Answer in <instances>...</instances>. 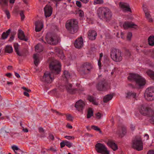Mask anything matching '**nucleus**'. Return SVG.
I'll list each match as a JSON object with an SVG mask.
<instances>
[{"label": "nucleus", "mask_w": 154, "mask_h": 154, "mask_svg": "<svg viewBox=\"0 0 154 154\" xmlns=\"http://www.w3.org/2000/svg\"><path fill=\"white\" fill-rule=\"evenodd\" d=\"M97 14L98 17L106 22H109L112 19V14L111 10L106 7H100L97 10Z\"/></svg>", "instance_id": "f257e3e1"}, {"label": "nucleus", "mask_w": 154, "mask_h": 154, "mask_svg": "<svg viewBox=\"0 0 154 154\" xmlns=\"http://www.w3.org/2000/svg\"><path fill=\"white\" fill-rule=\"evenodd\" d=\"M128 80L131 81L135 82L136 85L138 86V88H141L146 84L145 79L138 74L130 73L128 77Z\"/></svg>", "instance_id": "f03ea898"}, {"label": "nucleus", "mask_w": 154, "mask_h": 154, "mask_svg": "<svg viewBox=\"0 0 154 154\" xmlns=\"http://www.w3.org/2000/svg\"><path fill=\"white\" fill-rule=\"evenodd\" d=\"M65 27L69 33L74 34L76 33L78 30V22L73 19L69 20L66 23Z\"/></svg>", "instance_id": "7ed1b4c3"}, {"label": "nucleus", "mask_w": 154, "mask_h": 154, "mask_svg": "<svg viewBox=\"0 0 154 154\" xmlns=\"http://www.w3.org/2000/svg\"><path fill=\"white\" fill-rule=\"evenodd\" d=\"M139 110L142 114L148 116L149 117V122L152 124H154V110L143 105L140 106Z\"/></svg>", "instance_id": "20e7f679"}, {"label": "nucleus", "mask_w": 154, "mask_h": 154, "mask_svg": "<svg viewBox=\"0 0 154 154\" xmlns=\"http://www.w3.org/2000/svg\"><path fill=\"white\" fill-rule=\"evenodd\" d=\"M51 72H45L44 73L43 77L41 79L42 81L47 83H51L52 81V74L54 73L58 74L61 72V68H51Z\"/></svg>", "instance_id": "39448f33"}, {"label": "nucleus", "mask_w": 154, "mask_h": 154, "mask_svg": "<svg viewBox=\"0 0 154 154\" xmlns=\"http://www.w3.org/2000/svg\"><path fill=\"white\" fill-rule=\"evenodd\" d=\"M110 57L114 61L120 62L122 59V52L119 49L112 48L111 50Z\"/></svg>", "instance_id": "423d86ee"}, {"label": "nucleus", "mask_w": 154, "mask_h": 154, "mask_svg": "<svg viewBox=\"0 0 154 154\" xmlns=\"http://www.w3.org/2000/svg\"><path fill=\"white\" fill-rule=\"evenodd\" d=\"M132 147L140 151L143 149V143L140 137H136L132 141Z\"/></svg>", "instance_id": "0eeeda50"}, {"label": "nucleus", "mask_w": 154, "mask_h": 154, "mask_svg": "<svg viewBox=\"0 0 154 154\" xmlns=\"http://www.w3.org/2000/svg\"><path fill=\"white\" fill-rule=\"evenodd\" d=\"M45 39L48 44L53 45L57 44L59 41V38L57 35H51L49 33L46 35Z\"/></svg>", "instance_id": "6e6552de"}, {"label": "nucleus", "mask_w": 154, "mask_h": 154, "mask_svg": "<svg viewBox=\"0 0 154 154\" xmlns=\"http://www.w3.org/2000/svg\"><path fill=\"white\" fill-rule=\"evenodd\" d=\"M144 96L148 101H152L154 100V87L148 88L146 90Z\"/></svg>", "instance_id": "1a4fd4ad"}, {"label": "nucleus", "mask_w": 154, "mask_h": 154, "mask_svg": "<svg viewBox=\"0 0 154 154\" xmlns=\"http://www.w3.org/2000/svg\"><path fill=\"white\" fill-rule=\"evenodd\" d=\"M108 83L105 79H103L100 80L96 85V87L97 89L100 91H104L107 90Z\"/></svg>", "instance_id": "9d476101"}, {"label": "nucleus", "mask_w": 154, "mask_h": 154, "mask_svg": "<svg viewBox=\"0 0 154 154\" xmlns=\"http://www.w3.org/2000/svg\"><path fill=\"white\" fill-rule=\"evenodd\" d=\"M95 149L98 153L102 154H109V152L107 150V148L103 144L98 143L95 146Z\"/></svg>", "instance_id": "9b49d317"}, {"label": "nucleus", "mask_w": 154, "mask_h": 154, "mask_svg": "<svg viewBox=\"0 0 154 154\" xmlns=\"http://www.w3.org/2000/svg\"><path fill=\"white\" fill-rule=\"evenodd\" d=\"M65 86L67 92L71 94H74L77 92H80L83 90V89L73 88H72V85L67 82H66Z\"/></svg>", "instance_id": "f8f14e48"}, {"label": "nucleus", "mask_w": 154, "mask_h": 154, "mask_svg": "<svg viewBox=\"0 0 154 154\" xmlns=\"http://www.w3.org/2000/svg\"><path fill=\"white\" fill-rule=\"evenodd\" d=\"M85 105V102L82 100H80L76 102L75 107L78 111L82 113Z\"/></svg>", "instance_id": "ddd939ff"}, {"label": "nucleus", "mask_w": 154, "mask_h": 154, "mask_svg": "<svg viewBox=\"0 0 154 154\" xmlns=\"http://www.w3.org/2000/svg\"><path fill=\"white\" fill-rule=\"evenodd\" d=\"M45 15L46 17L50 16L52 12V9L49 5H47L44 8Z\"/></svg>", "instance_id": "4468645a"}, {"label": "nucleus", "mask_w": 154, "mask_h": 154, "mask_svg": "<svg viewBox=\"0 0 154 154\" xmlns=\"http://www.w3.org/2000/svg\"><path fill=\"white\" fill-rule=\"evenodd\" d=\"M83 43V38L82 37H80L75 41L74 46L77 48H80L82 47Z\"/></svg>", "instance_id": "2eb2a0df"}, {"label": "nucleus", "mask_w": 154, "mask_h": 154, "mask_svg": "<svg viewBox=\"0 0 154 154\" xmlns=\"http://www.w3.org/2000/svg\"><path fill=\"white\" fill-rule=\"evenodd\" d=\"M97 33L94 30H90L88 31V36L89 39L91 40H94L96 39Z\"/></svg>", "instance_id": "dca6fc26"}, {"label": "nucleus", "mask_w": 154, "mask_h": 154, "mask_svg": "<svg viewBox=\"0 0 154 154\" xmlns=\"http://www.w3.org/2000/svg\"><path fill=\"white\" fill-rule=\"evenodd\" d=\"M18 37L19 39L21 40L26 42L28 41V38L26 37L23 31L21 29H19L18 30Z\"/></svg>", "instance_id": "f3484780"}, {"label": "nucleus", "mask_w": 154, "mask_h": 154, "mask_svg": "<svg viewBox=\"0 0 154 154\" xmlns=\"http://www.w3.org/2000/svg\"><path fill=\"white\" fill-rule=\"evenodd\" d=\"M35 31L36 32L40 31L43 26V23L40 21H36L35 23Z\"/></svg>", "instance_id": "a211bd4d"}, {"label": "nucleus", "mask_w": 154, "mask_h": 154, "mask_svg": "<svg viewBox=\"0 0 154 154\" xmlns=\"http://www.w3.org/2000/svg\"><path fill=\"white\" fill-rule=\"evenodd\" d=\"M61 64L58 61L54 60L51 62L49 67H61Z\"/></svg>", "instance_id": "6ab92c4d"}, {"label": "nucleus", "mask_w": 154, "mask_h": 154, "mask_svg": "<svg viewBox=\"0 0 154 154\" xmlns=\"http://www.w3.org/2000/svg\"><path fill=\"white\" fill-rule=\"evenodd\" d=\"M0 5L2 10L6 9L8 7V0H0Z\"/></svg>", "instance_id": "aec40b11"}, {"label": "nucleus", "mask_w": 154, "mask_h": 154, "mask_svg": "<svg viewBox=\"0 0 154 154\" xmlns=\"http://www.w3.org/2000/svg\"><path fill=\"white\" fill-rule=\"evenodd\" d=\"M134 26H136L137 25L131 22H125L123 25V26L125 29L129 28H135Z\"/></svg>", "instance_id": "412c9836"}, {"label": "nucleus", "mask_w": 154, "mask_h": 154, "mask_svg": "<svg viewBox=\"0 0 154 154\" xmlns=\"http://www.w3.org/2000/svg\"><path fill=\"white\" fill-rule=\"evenodd\" d=\"M14 50L16 53L19 56H22L23 54L21 52H20L19 51V45L17 43H15L14 45Z\"/></svg>", "instance_id": "4be33fe9"}, {"label": "nucleus", "mask_w": 154, "mask_h": 154, "mask_svg": "<svg viewBox=\"0 0 154 154\" xmlns=\"http://www.w3.org/2000/svg\"><path fill=\"white\" fill-rule=\"evenodd\" d=\"M126 96V98H133L135 99L136 97V93L132 92V91H129L128 92Z\"/></svg>", "instance_id": "5701e85b"}, {"label": "nucleus", "mask_w": 154, "mask_h": 154, "mask_svg": "<svg viewBox=\"0 0 154 154\" xmlns=\"http://www.w3.org/2000/svg\"><path fill=\"white\" fill-rule=\"evenodd\" d=\"M143 11L145 14L146 18L149 22H152L153 20L151 17V16L149 12L147 11V9L146 8H143Z\"/></svg>", "instance_id": "b1692460"}, {"label": "nucleus", "mask_w": 154, "mask_h": 154, "mask_svg": "<svg viewBox=\"0 0 154 154\" xmlns=\"http://www.w3.org/2000/svg\"><path fill=\"white\" fill-rule=\"evenodd\" d=\"M87 99L93 104L95 105H98L97 103L96 102L95 99L93 96L90 95H88Z\"/></svg>", "instance_id": "393cba45"}, {"label": "nucleus", "mask_w": 154, "mask_h": 154, "mask_svg": "<svg viewBox=\"0 0 154 154\" xmlns=\"http://www.w3.org/2000/svg\"><path fill=\"white\" fill-rule=\"evenodd\" d=\"M11 32V29H9L6 32H3L1 36V38L2 39H6L8 36Z\"/></svg>", "instance_id": "a878e982"}, {"label": "nucleus", "mask_w": 154, "mask_h": 154, "mask_svg": "<svg viewBox=\"0 0 154 154\" xmlns=\"http://www.w3.org/2000/svg\"><path fill=\"white\" fill-rule=\"evenodd\" d=\"M43 45L40 44H38L35 47V50L37 52H40L43 51Z\"/></svg>", "instance_id": "bb28decb"}, {"label": "nucleus", "mask_w": 154, "mask_h": 154, "mask_svg": "<svg viewBox=\"0 0 154 154\" xmlns=\"http://www.w3.org/2000/svg\"><path fill=\"white\" fill-rule=\"evenodd\" d=\"M121 7L124 9V11L131 12V10L129 5L123 4L121 5Z\"/></svg>", "instance_id": "cd10ccee"}, {"label": "nucleus", "mask_w": 154, "mask_h": 154, "mask_svg": "<svg viewBox=\"0 0 154 154\" xmlns=\"http://www.w3.org/2000/svg\"><path fill=\"white\" fill-rule=\"evenodd\" d=\"M121 7L124 9V11L131 12V10L129 5L123 4L121 5Z\"/></svg>", "instance_id": "c85d7f7f"}, {"label": "nucleus", "mask_w": 154, "mask_h": 154, "mask_svg": "<svg viewBox=\"0 0 154 154\" xmlns=\"http://www.w3.org/2000/svg\"><path fill=\"white\" fill-rule=\"evenodd\" d=\"M113 95L111 94H108L105 96L103 98V101L104 103H106L107 102L113 98Z\"/></svg>", "instance_id": "c756f323"}, {"label": "nucleus", "mask_w": 154, "mask_h": 154, "mask_svg": "<svg viewBox=\"0 0 154 154\" xmlns=\"http://www.w3.org/2000/svg\"><path fill=\"white\" fill-rule=\"evenodd\" d=\"M13 51L12 47L9 45L6 46L5 48V53H11Z\"/></svg>", "instance_id": "7c9ffc66"}, {"label": "nucleus", "mask_w": 154, "mask_h": 154, "mask_svg": "<svg viewBox=\"0 0 154 154\" xmlns=\"http://www.w3.org/2000/svg\"><path fill=\"white\" fill-rule=\"evenodd\" d=\"M148 44L149 45L153 46L154 45V36L151 35L148 38Z\"/></svg>", "instance_id": "2f4dec72"}, {"label": "nucleus", "mask_w": 154, "mask_h": 154, "mask_svg": "<svg viewBox=\"0 0 154 154\" xmlns=\"http://www.w3.org/2000/svg\"><path fill=\"white\" fill-rule=\"evenodd\" d=\"M33 58L34 60V63L36 66H37L39 62V57L37 56L36 54H34Z\"/></svg>", "instance_id": "473e14b6"}, {"label": "nucleus", "mask_w": 154, "mask_h": 154, "mask_svg": "<svg viewBox=\"0 0 154 154\" xmlns=\"http://www.w3.org/2000/svg\"><path fill=\"white\" fill-rule=\"evenodd\" d=\"M82 69L80 70L81 74H86L88 73L91 70V68H81Z\"/></svg>", "instance_id": "72a5a7b5"}, {"label": "nucleus", "mask_w": 154, "mask_h": 154, "mask_svg": "<svg viewBox=\"0 0 154 154\" xmlns=\"http://www.w3.org/2000/svg\"><path fill=\"white\" fill-rule=\"evenodd\" d=\"M146 73L152 79L154 80V71L149 70L146 72Z\"/></svg>", "instance_id": "f704fd0d"}, {"label": "nucleus", "mask_w": 154, "mask_h": 154, "mask_svg": "<svg viewBox=\"0 0 154 154\" xmlns=\"http://www.w3.org/2000/svg\"><path fill=\"white\" fill-rule=\"evenodd\" d=\"M93 111L91 108H88L87 114V118L89 119L93 116Z\"/></svg>", "instance_id": "c9c22d12"}, {"label": "nucleus", "mask_w": 154, "mask_h": 154, "mask_svg": "<svg viewBox=\"0 0 154 154\" xmlns=\"http://www.w3.org/2000/svg\"><path fill=\"white\" fill-rule=\"evenodd\" d=\"M63 75L65 78L66 79V82H67V79L70 77V74L68 71L65 70L64 71Z\"/></svg>", "instance_id": "e433bc0d"}, {"label": "nucleus", "mask_w": 154, "mask_h": 154, "mask_svg": "<svg viewBox=\"0 0 154 154\" xmlns=\"http://www.w3.org/2000/svg\"><path fill=\"white\" fill-rule=\"evenodd\" d=\"M82 67H93L92 63L89 62H86L82 64Z\"/></svg>", "instance_id": "4c0bfd02"}, {"label": "nucleus", "mask_w": 154, "mask_h": 154, "mask_svg": "<svg viewBox=\"0 0 154 154\" xmlns=\"http://www.w3.org/2000/svg\"><path fill=\"white\" fill-rule=\"evenodd\" d=\"M91 128L96 131H99L100 134H101L102 133V132L100 128L97 126L95 125H92L91 126Z\"/></svg>", "instance_id": "58836bf2"}, {"label": "nucleus", "mask_w": 154, "mask_h": 154, "mask_svg": "<svg viewBox=\"0 0 154 154\" xmlns=\"http://www.w3.org/2000/svg\"><path fill=\"white\" fill-rule=\"evenodd\" d=\"M104 3L103 0H94L93 4L94 5L102 4Z\"/></svg>", "instance_id": "ea45409f"}, {"label": "nucleus", "mask_w": 154, "mask_h": 154, "mask_svg": "<svg viewBox=\"0 0 154 154\" xmlns=\"http://www.w3.org/2000/svg\"><path fill=\"white\" fill-rule=\"evenodd\" d=\"M120 127L122 129V134L124 135L126 133V127L123 125H122Z\"/></svg>", "instance_id": "a19ab883"}, {"label": "nucleus", "mask_w": 154, "mask_h": 154, "mask_svg": "<svg viewBox=\"0 0 154 154\" xmlns=\"http://www.w3.org/2000/svg\"><path fill=\"white\" fill-rule=\"evenodd\" d=\"M16 34V32H11V36L10 37L8 41L9 42H11L12 41H13L14 39V36Z\"/></svg>", "instance_id": "79ce46f5"}, {"label": "nucleus", "mask_w": 154, "mask_h": 154, "mask_svg": "<svg viewBox=\"0 0 154 154\" xmlns=\"http://www.w3.org/2000/svg\"><path fill=\"white\" fill-rule=\"evenodd\" d=\"M66 119L71 121H72L73 120V117L70 114H66Z\"/></svg>", "instance_id": "37998d69"}, {"label": "nucleus", "mask_w": 154, "mask_h": 154, "mask_svg": "<svg viewBox=\"0 0 154 154\" xmlns=\"http://www.w3.org/2000/svg\"><path fill=\"white\" fill-rule=\"evenodd\" d=\"M96 118L98 119H100L103 116V115L99 112H98L95 114Z\"/></svg>", "instance_id": "c03bdc74"}, {"label": "nucleus", "mask_w": 154, "mask_h": 154, "mask_svg": "<svg viewBox=\"0 0 154 154\" xmlns=\"http://www.w3.org/2000/svg\"><path fill=\"white\" fill-rule=\"evenodd\" d=\"M55 51L56 54L58 55L60 54H62L63 52L62 50L60 48H55Z\"/></svg>", "instance_id": "a18cd8bd"}, {"label": "nucleus", "mask_w": 154, "mask_h": 154, "mask_svg": "<svg viewBox=\"0 0 154 154\" xmlns=\"http://www.w3.org/2000/svg\"><path fill=\"white\" fill-rule=\"evenodd\" d=\"M125 55L128 57H131V52L127 49L125 51Z\"/></svg>", "instance_id": "49530a36"}, {"label": "nucleus", "mask_w": 154, "mask_h": 154, "mask_svg": "<svg viewBox=\"0 0 154 154\" xmlns=\"http://www.w3.org/2000/svg\"><path fill=\"white\" fill-rule=\"evenodd\" d=\"M3 10L7 15V18L8 19H9L10 18V14L9 11L8 10H5V9H4Z\"/></svg>", "instance_id": "de8ad7c7"}, {"label": "nucleus", "mask_w": 154, "mask_h": 154, "mask_svg": "<svg viewBox=\"0 0 154 154\" xmlns=\"http://www.w3.org/2000/svg\"><path fill=\"white\" fill-rule=\"evenodd\" d=\"M141 52H143L145 55H147L149 53L150 51L149 50L144 49L141 50Z\"/></svg>", "instance_id": "09e8293b"}, {"label": "nucleus", "mask_w": 154, "mask_h": 154, "mask_svg": "<svg viewBox=\"0 0 154 154\" xmlns=\"http://www.w3.org/2000/svg\"><path fill=\"white\" fill-rule=\"evenodd\" d=\"M114 143H115L112 140H109L107 143V144L111 148Z\"/></svg>", "instance_id": "8fccbe9b"}, {"label": "nucleus", "mask_w": 154, "mask_h": 154, "mask_svg": "<svg viewBox=\"0 0 154 154\" xmlns=\"http://www.w3.org/2000/svg\"><path fill=\"white\" fill-rule=\"evenodd\" d=\"M114 143H115L112 140H109L107 143V144L111 148Z\"/></svg>", "instance_id": "3c124183"}, {"label": "nucleus", "mask_w": 154, "mask_h": 154, "mask_svg": "<svg viewBox=\"0 0 154 154\" xmlns=\"http://www.w3.org/2000/svg\"><path fill=\"white\" fill-rule=\"evenodd\" d=\"M132 34L131 32H129L127 34V39L128 41H130L132 37Z\"/></svg>", "instance_id": "603ef678"}, {"label": "nucleus", "mask_w": 154, "mask_h": 154, "mask_svg": "<svg viewBox=\"0 0 154 154\" xmlns=\"http://www.w3.org/2000/svg\"><path fill=\"white\" fill-rule=\"evenodd\" d=\"M66 145L69 148H70L72 146V143H70V142L66 141Z\"/></svg>", "instance_id": "864d4df0"}, {"label": "nucleus", "mask_w": 154, "mask_h": 154, "mask_svg": "<svg viewBox=\"0 0 154 154\" xmlns=\"http://www.w3.org/2000/svg\"><path fill=\"white\" fill-rule=\"evenodd\" d=\"M20 14L21 16V19L22 20H23L25 18V16L24 14V11H20Z\"/></svg>", "instance_id": "5fc2aeb1"}, {"label": "nucleus", "mask_w": 154, "mask_h": 154, "mask_svg": "<svg viewBox=\"0 0 154 154\" xmlns=\"http://www.w3.org/2000/svg\"><path fill=\"white\" fill-rule=\"evenodd\" d=\"M38 131L40 133H44L45 132V130L42 127H39L38 128Z\"/></svg>", "instance_id": "6e6d98bb"}, {"label": "nucleus", "mask_w": 154, "mask_h": 154, "mask_svg": "<svg viewBox=\"0 0 154 154\" xmlns=\"http://www.w3.org/2000/svg\"><path fill=\"white\" fill-rule=\"evenodd\" d=\"M115 151L117 149L118 147L116 144L115 143L111 147Z\"/></svg>", "instance_id": "4d7b16f0"}, {"label": "nucleus", "mask_w": 154, "mask_h": 154, "mask_svg": "<svg viewBox=\"0 0 154 154\" xmlns=\"http://www.w3.org/2000/svg\"><path fill=\"white\" fill-rule=\"evenodd\" d=\"M18 152L14 151V152L16 154H22L23 153V151L19 148V150H17Z\"/></svg>", "instance_id": "13d9d810"}, {"label": "nucleus", "mask_w": 154, "mask_h": 154, "mask_svg": "<svg viewBox=\"0 0 154 154\" xmlns=\"http://www.w3.org/2000/svg\"><path fill=\"white\" fill-rule=\"evenodd\" d=\"M146 64L148 65V66L150 67H153L154 65L153 63L150 61L149 60L146 63Z\"/></svg>", "instance_id": "bf43d9fd"}, {"label": "nucleus", "mask_w": 154, "mask_h": 154, "mask_svg": "<svg viewBox=\"0 0 154 154\" xmlns=\"http://www.w3.org/2000/svg\"><path fill=\"white\" fill-rule=\"evenodd\" d=\"M48 137L49 139L51 140H54V137L53 135L51 133H50L49 134Z\"/></svg>", "instance_id": "052dcab7"}, {"label": "nucleus", "mask_w": 154, "mask_h": 154, "mask_svg": "<svg viewBox=\"0 0 154 154\" xmlns=\"http://www.w3.org/2000/svg\"><path fill=\"white\" fill-rule=\"evenodd\" d=\"M78 13L80 17H82L84 16V12L82 10H79V11Z\"/></svg>", "instance_id": "680f3d73"}, {"label": "nucleus", "mask_w": 154, "mask_h": 154, "mask_svg": "<svg viewBox=\"0 0 154 154\" xmlns=\"http://www.w3.org/2000/svg\"><path fill=\"white\" fill-rule=\"evenodd\" d=\"M57 55L58 57L62 59H63L64 58V56L63 52L62 54H58Z\"/></svg>", "instance_id": "e2e57ef3"}, {"label": "nucleus", "mask_w": 154, "mask_h": 154, "mask_svg": "<svg viewBox=\"0 0 154 154\" xmlns=\"http://www.w3.org/2000/svg\"><path fill=\"white\" fill-rule=\"evenodd\" d=\"M66 145V142L65 141H63V142H61L60 143V147L61 148H62L65 146Z\"/></svg>", "instance_id": "0e129e2a"}, {"label": "nucleus", "mask_w": 154, "mask_h": 154, "mask_svg": "<svg viewBox=\"0 0 154 154\" xmlns=\"http://www.w3.org/2000/svg\"><path fill=\"white\" fill-rule=\"evenodd\" d=\"M12 149L14 151L15 150H19V148L17 146H12Z\"/></svg>", "instance_id": "69168bd1"}, {"label": "nucleus", "mask_w": 154, "mask_h": 154, "mask_svg": "<svg viewBox=\"0 0 154 154\" xmlns=\"http://www.w3.org/2000/svg\"><path fill=\"white\" fill-rule=\"evenodd\" d=\"M64 137L68 140H70L71 139H74V137L73 136H65Z\"/></svg>", "instance_id": "338daca9"}, {"label": "nucleus", "mask_w": 154, "mask_h": 154, "mask_svg": "<svg viewBox=\"0 0 154 154\" xmlns=\"http://www.w3.org/2000/svg\"><path fill=\"white\" fill-rule=\"evenodd\" d=\"M147 154H154V150H149Z\"/></svg>", "instance_id": "774afa93"}]
</instances>
